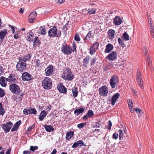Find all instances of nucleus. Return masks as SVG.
<instances>
[{"label":"nucleus","instance_id":"nucleus-56","mask_svg":"<svg viewBox=\"0 0 154 154\" xmlns=\"http://www.w3.org/2000/svg\"><path fill=\"white\" fill-rule=\"evenodd\" d=\"M96 59L95 57H94L93 58L92 60L91 61V66L94 65L96 61Z\"/></svg>","mask_w":154,"mask_h":154},{"label":"nucleus","instance_id":"nucleus-14","mask_svg":"<svg viewBox=\"0 0 154 154\" xmlns=\"http://www.w3.org/2000/svg\"><path fill=\"white\" fill-rule=\"evenodd\" d=\"M58 90L61 93H65L67 92L66 88L63 84L60 83L57 86Z\"/></svg>","mask_w":154,"mask_h":154},{"label":"nucleus","instance_id":"nucleus-23","mask_svg":"<svg viewBox=\"0 0 154 154\" xmlns=\"http://www.w3.org/2000/svg\"><path fill=\"white\" fill-rule=\"evenodd\" d=\"M90 57L89 56H86L83 60V67H87L88 64Z\"/></svg>","mask_w":154,"mask_h":154},{"label":"nucleus","instance_id":"nucleus-2","mask_svg":"<svg viewBox=\"0 0 154 154\" xmlns=\"http://www.w3.org/2000/svg\"><path fill=\"white\" fill-rule=\"evenodd\" d=\"M52 81L48 77H45L42 82V87L45 90L51 89L52 88Z\"/></svg>","mask_w":154,"mask_h":154},{"label":"nucleus","instance_id":"nucleus-64","mask_svg":"<svg viewBox=\"0 0 154 154\" xmlns=\"http://www.w3.org/2000/svg\"><path fill=\"white\" fill-rule=\"evenodd\" d=\"M17 128H17L16 127H14V126L11 129V131L12 132H14V131H16L17 130Z\"/></svg>","mask_w":154,"mask_h":154},{"label":"nucleus","instance_id":"nucleus-21","mask_svg":"<svg viewBox=\"0 0 154 154\" xmlns=\"http://www.w3.org/2000/svg\"><path fill=\"white\" fill-rule=\"evenodd\" d=\"M122 22L121 18L119 16L116 17L113 20V23L116 26L120 25Z\"/></svg>","mask_w":154,"mask_h":154},{"label":"nucleus","instance_id":"nucleus-6","mask_svg":"<svg viewBox=\"0 0 154 154\" xmlns=\"http://www.w3.org/2000/svg\"><path fill=\"white\" fill-rule=\"evenodd\" d=\"M119 82V77L116 75H113L110 78L109 84L112 88H114L117 86Z\"/></svg>","mask_w":154,"mask_h":154},{"label":"nucleus","instance_id":"nucleus-15","mask_svg":"<svg viewBox=\"0 0 154 154\" xmlns=\"http://www.w3.org/2000/svg\"><path fill=\"white\" fill-rule=\"evenodd\" d=\"M117 57L116 52L112 51L106 57V58L110 60H115Z\"/></svg>","mask_w":154,"mask_h":154},{"label":"nucleus","instance_id":"nucleus-41","mask_svg":"<svg viewBox=\"0 0 154 154\" xmlns=\"http://www.w3.org/2000/svg\"><path fill=\"white\" fill-rule=\"evenodd\" d=\"M43 62L39 59H38L36 61V66L37 67H39L42 65Z\"/></svg>","mask_w":154,"mask_h":154},{"label":"nucleus","instance_id":"nucleus-16","mask_svg":"<svg viewBox=\"0 0 154 154\" xmlns=\"http://www.w3.org/2000/svg\"><path fill=\"white\" fill-rule=\"evenodd\" d=\"M37 14L36 11H34L30 13L29 17V21L30 23H33L35 20Z\"/></svg>","mask_w":154,"mask_h":154},{"label":"nucleus","instance_id":"nucleus-48","mask_svg":"<svg viewBox=\"0 0 154 154\" xmlns=\"http://www.w3.org/2000/svg\"><path fill=\"white\" fill-rule=\"evenodd\" d=\"M21 122V120H19L15 123L14 126L18 128L20 125Z\"/></svg>","mask_w":154,"mask_h":154},{"label":"nucleus","instance_id":"nucleus-17","mask_svg":"<svg viewBox=\"0 0 154 154\" xmlns=\"http://www.w3.org/2000/svg\"><path fill=\"white\" fill-rule=\"evenodd\" d=\"M86 146L83 141L82 140H80L74 143L72 146V147L73 148H76L79 146Z\"/></svg>","mask_w":154,"mask_h":154},{"label":"nucleus","instance_id":"nucleus-47","mask_svg":"<svg viewBox=\"0 0 154 154\" xmlns=\"http://www.w3.org/2000/svg\"><path fill=\"white\" fill-rule=\"evenodd\" d=\"M20 32V31H18L16 32L15 34L14 35V37L15 39H17L19 38V34Z\"/></svg>","mask_w":154,"mask_h":154},{"label":"nucleus","instance_id":"nucleus-30","mask_svg":"<svg viewBox=\"0 0 154 154\" xmlns=\"http://www.w3.org/2000/svg\"><path fill=\"white\" fill-rule=\"evenodd\" d=\"M115 31L113 29H110L108 32V35L109 37V39H112L114 38Z\"/></svg>","mask_w":154,"mask_h":154},{"label":"nucleus","instance_id":"nucleus-8","mask_svg":"<svg viewBox=\"0 0 154 154\" xmlns=\"http://www.w3.org/2000/svg\"><path fill=\"white\" fill-rule=\"evenodd\" d=\"M54 67L52 65H49L45 70V74L46 76H50L54 73Z\"/></svg>","mask_w":154,"mask_h":154},{"label":"nucleus","instance_id":"nucleus-59","mask_svg":"<svg viewBox=\"0 0 154 154\" xmlns=\"http://www.w3.org/2000/svg\"><path fill=\"white\" fill-rule=\"evenodd\" d=\"M109 127H107V128L109 130H110L111 128V127L112 126V123L110 120H109L108 122Z\"/></svg>","mask_w":154,"mask_h":154},{"label":"nucleus","instance_id":"nucleus-19","mask_svg":"<svg viewBox=\"0 0 154 154\" xmlns=\"http://www.w3.org/2000/svg\"><path fill=\"white\" fill-rule=\"evenodd\" d=\"M17 77L13 74H10L8 77L6 79L7 82L11 83L15 82L16 81Z\"/></svg>","mask_w":154,"mask_h":154},{"label":"nucleus","instance_id":"nucleus-5","mask_svg":"<svg viewBox=\"0 0 154 154\" xmlns=\"http://www.w3.org/2000/svg\"><path fill=\"white\" fill-rule=\"evenodd\" d=\"M74 75L69 68H66L64 70L63 78L65 80H71L73 79Z\"/></svg>","mask_w":154,"mask_h":154},{"label":"nucleus","instance_id":"nucleus-29","mask_svg":"<svg viewBox=\"0 0 154 154\" xmlns=\"http://www.w3.org/2000/svg\"><path fill=\"white\" fill-rule=\"evenodd\" d=\"M43 126L46 131L48 132H50L54 131V129L51 125H45Z\"/></svg>","mask_w":154,"mask_h":154},{"label":"nucleus","instance_id":"nucleus-39","mask_svg":"<svg viewBox=\"0 0 154 154\" xmlns=\"http://www.w3.org/2000/svg\"><path fill=\"white\" fill-rule=\"evenodd\" d=\"M96 10V9L95 8H92L91 9H89L88 13L89 14H94L95 13Z\"/></svg>","mask_w":154,"mask_h":154},{"label":"nucleus","instance_id":"nucleus-31","mask_svg":"<svg viewBox=\"0 0 154 154\" xmlns=\"http://www.w3.org/2000/svg\"><path fill=\"white\" fill-rule=\"evenodd\" d=\"M74 135V132L72 131H70L66 133V140L69 141L70 139Z\"/></svg>","mask_w":154,"mask_h":154},{"label":"nucleus","instance_id":"nucleus-42","mask_svg":"<svg viewBox=\"0 0 154 154\" xmlns=\"http://www.w3.org/2000/svg\"><path fill=\"white\" fill-rule=\"evenodd\" d=\"M33 43L34 45H37L39 44V40L38 39V37H36L35 38Z\"/></svg>","mask_w":154,"mask_h":154},{"label":"nucleus","instance_id":"nucleus-12","mask_svg":"<svg viewBox=\"0 0 154 154\" xmlns=\"http://www.w3.org/2000/svg\"><path fill=\"white\" fill-rule=\"evenodd\" d=\"M136 76L137 83L140 85L141 88L143 89V81L141 79V74L139 70H137Z\"/></svg>","mask_w":154,"mask_h":154},{"label":"nucleus","instance_id":"nucleus-9","mask_svg":"<svg viewBox=\"0 0 154 154\" xmlns=\"http://www.w3.org/2000/svg\"><path fill=\"white\" fill-rule=\"evenodd\" d=\"M13 125L11 121L7 122L5 124H2L1 127L5 133H7L9 132Z\"/></svg>","mask_w":154,"mask_h":154},{"label":"nucleus","instance_id":"nucleus-10","mask_svg":"<svg viewBox=\"0 0 154 154\" xmlns=\"http://www.w3.org/2000/svg\"><path fill=\"white\" fill-rule=\"evenodd\" d=\"M36 113L37 111L35 109L30 107H27L25 108L23 111V114L25 115L30 114L36 115Z\"/></svg>","mask_w":154,"mask_h":154},{"label":"nucleus","instance_id":"nucleus-18","mask_svg":"<svg viewBox=\"0 0 154 154\" xmlns=\"http://www.w3.org/2000/svg\"><path fill=\"white\" fill-rule=\"evenodd\" d=\"M120 97V94L118 93L115 94L112 97L111 99V103L112 105L113 106L115 104L117 99Z\"/></svg>","mask_w":154,"mask_h":154},{"label":"nucleus","instance_id":"nucleus-44","mask_svg":"<svg viewBox=\"0 0 154 154\" xmlns=\"http://www.w3.org/2000/svg\"><path fill=\"white\" fill-rule=\"evenodd\" d=\"M35 127V124H34L32 125H31L28 128L27 131L29 133Z\"/></svg>","mask_w":154,"mask_h":154},{"label":"nucleus","instance_id":"nucleus-45","mask_svg":"<svg viewBox=\"0 0 154 154\" xmlns=\"http://www.w3.org/2000/svg\"><path fill=\"white\" fill-rule=\"evenodd\" d=\"M101 122L100 121L96 122L95 123V125L94 126V128H99L101 126Z\"/></svg>","mask_w":154,"mask_h":154},{"label":"nucleus","instance_id":"nucleus-62","mask_svg":"<svg viewBox=\"0 0 154 154\" xmlns=\"http://www.w3.org/2000/svg\"><path fill=\"white\" fill-rule=\"evenodd\" d=\"M68 24L66 23L65 26H64L63 28V29L64 30H66L68 29V27H67Z\"/></svg>","mask_w":154,"mask_h":154},{"label":"nucleus","instance_id":"nucleus-38","mask_svg":"<svg viewBox=\"0 0 154 154\" xmlns=\"http://www.w3.org/2000/svg\"><path fill=\"white\" fill-rule=\"evenodd\" d=\"M99 45V44L98 42H96L93 44V45L91 47L94 48H95V49L97 50L98 48Z\"/></svg>","mask_w":154,"mask_h":154},{"label":"nucleus","instance_id":"nucleus-60","mask_svg":"<svg viewBox=\"0 0 154 154\" xmlns=\"http://www.w3.org/2000/svg\"><path fill=\"white\" fill-rule=\"evenodd\" d=\"M76 46L75 44H72V52L73 51H76Z\"/></svg>","mask_w":154,"mask_h":154},{"label":"nucleus","instance_id":"nucleus-49","mask_svg":"<svg viewBox=\"0 0 154 154\" xmlns=\"http://www.w3.org/2000/svg\"><path fill=\"white\" fill-rule=\"evenodd\" d=\"M85 125V124L84 123H81L77 125V127L80 129H81L84 127Z\"/></svg>","mask_w":154,"mask_h":154},{"label":"nucleus","instance_id":"nucleus-51","mask_svg":"<svg viewBox=\"0 0 154 154\" xmlns=\"http://www.w3.org/2000/svg\"><path fill=\"white\" fill-rule=\"evenodd\" d=\"M91 36V32L89 31L87 33V35L84 38V40H85L88 38H90Z\"/></svg>","mask_w":154,"mask_h":154},{"label":"nucleus","instance_id":"nucleus-26","mask_svg":"<svg viewBox=\"0 0 154 154\" xmlns=\"http://www.w3.org/2000/svg\"><path fill=\"white\" fill-rule=\"evenodd\" d=\"M6 78L4 76L0 77V84L2 87H5L7 85V82H5Z\"/></svg>","mask_w":154,"mask_h":154},{"label":"nucleus","instance_id":"nucleus-40","mask_svg":"<svg viewBox=\"0 0 154 154\" xmlns=\"http://www.w3.org/2000/svg\"><path fill=\"white\" fill-rule=\"evenodd\" d=\"M5 94V92L4 90L0 88V97L2 98L4 97Z\"/></svg>","mask_w":154,"mask_h":154},{"label":"nucleus","instance_id":"nucleus-22","mask_svg":"<svg viewBox=\"0 0 154 154\" xmlns=\"http://www.w3.org/2000/svg\"><path fill=\"white\" fill-rule=\"evenodd\" d=\"M94 113L92 110H89L88 113L83 117V119L86 120L89 118H91L93 116Z\"/></svg>","mask_w":154,"mask_h":154},{"label":"nucleus","instance_id":"nucleus-34","mask_svg":"<svg viewBox=\"0 0 154 154\" xmlns=\"http://www.w3.org/2000/svg\"><path fill=\"white\" fill-rule=\"evenodd\" d=\"M72 92L73 96L75 97H76L78 95V91L77 88L75 87L73 88H72Z\"/></svg>","mask_w":154,"mask_h":154},{"label":"nucleus","instance_id":"nucleus-4","mask_svg":"<svg viewBox=\"0 0 154 154\" xmlns=\"http://www.w3.org/2000/svg\"><path fill=\"white\" fill-rule=\"evenodd\" d=\"M61 49L62 53L65 55L70 54L72 52V48L71 46L67 44H63Z\"/></svg>","mask_w":154,"mask_h":154},{"label":"nucleus","instance_id":"nucleus-20","mask_svg":"<svg viewBox=\"0 0 154 154\" xmlns=\"http://www.w3.org/2000/svg\"><path fill=\"white\" fill-rule=\"evenodd\" d=\"M113 45L110 44L108 43L106 46L104 52L106 53H110L113 49Z\"/></svg>","mask_w":154,"mask_h":154},{"label":"nucleus","instance_id":"nucleus-57","mask_svg":"<svg viewBox=\"0 0 154 154\" xmlns=\"http://www.w3.org/2000/svg\"><path fill=\"white\" fill-rule=\"evenodd\" d=\"M118 134L114 133L112 135V138L113 139L116 140L118 139Z\"/></svg>","mask_w":154,"mask_h":154},{"label":"nucleus","instance_id":"nucleus-52","mask_svg":"<svg viewBox=\"0 0 154 154\" xmlns=\"http://www.w3.org/2000/svg\"><path fill=\"white\" fill-rule=\"evenodd\" d=\"M74 39L76 41H79L80 40V38L79 35L76 34L75 36Z\"/></svg>","mask_w":154,"mask_h":154},{"label":"nucleus","instance_id":"nucleus-11","mask_svg":"<svg viewBox=\"0 0 154 154\" xmlns=\"http://www.w3.org/2000/svg\"><path fill=\"white\" fill-rule=\"evenodd\" d=\"M99 94L102 96H106L108 93L107 87L105 85L103 86L99 90Z\"/></svg>","mask_w":154,"mask_h":154},{"label":"nucleus","instance_id":"nucleus-43","mask_svg":"<svg viewBox=\"0 0 154 154\" xmlns=\"http://www.w3.org/2000/svg\"><path fill=\"white\" fill-rule=\"evenodd\" d=\"M38 149V147L37 146H30L29 149L30 150L34 152V151L37 150Z\"/></svg>","mask_w":154,"mask_h":154},{"label":"nucleus","instance_id":"nucleus-63","mask_svg":"<svg viewBox=\"0 0 154 154\" xmlns=\"http://www.w3.org/2000/svg\"><path fill=\"white\" fill-rule=\"evenodd\" d=\"M31 153V151L29 150L26 151H23V154H30Z\"/></svg>","mask_w":154,"mask_h":154},{"label":"nucleus","instance_id":"nucleus-58","mask_svg":"<svg viewBox=\"0 0 154 154\" xmlns=\"http://www.w3.org/2000/svg\"><path fill=\"white\" fill-rule=\"evenodd\" d=\"M4 72V69L3 67L0 66V76L2 75Z\"/></svg>","mask_w":154,"mask_h":154},{"label":"nucleus","instance_id":"nucleus-7","mask_svg":"<svg viewBox=\"0 0 154 154\" xmlns=\"http://www.w3.org/2000/svg\"><path fill=\"white\" fill-rule=\"evenodd\" d=\"M9 89L10 91L12 93L14 94H18L21 91L20 87L15 83L10 85Z\"/></svg>","mask_w":154,"mask_h":154},{"label":"nucleus","instance_id":"nucleus-35","mask_svg":"<svg viewBox=\"0 0 154 154\" xmlns=\"http://www.w3.org/2000/svg\"><path fill=\"white\" fill-rule=\"evenodd\" d=\"M5 113V110L2 106V103H0V115L3 116Z\"/></svg>","mask_w":154,"mask_h":154},{"label":"nucleus","instance_id":"nucleus-36","mask_svg":"<svg viewBox=\"0 0 154 154\" xmlns=\"http://www.w3.org/2000/svg\"><path fill=\"white\" fill-rule=\"evenodd\" d=\"M118 43L119 44V46L124 48L125 46L124 43L122 41V40L120 38H118Z\"/></svg>","mask_w":154,"mask_h":154},{"label":"nucleus","instance_id":"nucleus-27","mask_svg":"<svg viewBox=\"0 0 154 154\" xmlns=\"http://www.w3.org/2000/svg\"><path fill=\"white\" fill-rule=\"evenodd\" d=\"M47 115V113L45 110L42 111L40 114L39 119L40 121H42Z\"/></svg>","mask_w":154,"mask_h":154},{"label":"nucleus","instance_id":"nucleus-33","mask_svg":"<svg viewBox=\"0 0 154 154\" xmlns=\"http://www.w3.org/2000/svg\"><path fill=\"white\" fill-rule=\"evenodd\" d=\"M122 38L124 40L126 41H128L129 40V36L126 32H125L122 34Z\"/></svg>","mask_w":154,"mask_h":154},{"label":"nucleus","instance_id":"nucleus-24","mask_svg":"<svg viewBox=\"0 0 154 154\" xmlns=\"http://www.w3.org/2000/svg\"><path fill=\"white\" fill-rule=\"evenodd\" d=\"M32 54L31 53H29L26 56H23L19 58V59H22L23 60V62H26V61L30 60Z\"/></svg>","mask_w":154,"mask_h":154},{"label":"nucleus","instance_id":"nucleus-25","mask_svg":"<svg viewBox=\"0 0 154 154\" xmlns=\"http://www.w3.org/2000/svg\"><path fill=\"white\" fill-rule=\"evenodd\" d=\"M7 33V30L6 29H4L0 31V39L2 40L4 39Z\"/></svg>","mask_w":154,"mask_h":154},{"label":"nucleus","instance_id":"nucleus-3","mask_svg":"<svg viewBox=\"0 0 154 154\" xmlns=\"http://www.w3.org/2000/svg\"><path fill=\"white\" fill-rule=\"evenodd\" d=\"M16 68L17 71L23 72L26 69V62H23L22 59H19L16 66Z\"/></svg>","mask_w":154,"mask_h":154},{"label":"nucleus","instance_id":"nucleus-32","mask_svg":"<svg viewBox=\"0 0 154 154\" xmlns=\"http://www.w3.org/2000/svg\"><path fill=\"white\" fill-rule=\"evenodd\" d=\"M150 57L149 55H147L146 56V63L149 66L150 68H152V61L150 60Z\"/></svg>","mask_w":154,"mask_h":154},{"label":"nucleus","instance_id":"nucleus-37","mask_svg":"<svg viewBox=\"0 0 154 154\" xmlns=\"http://www.w3.org/2000/svg\"><path fill=\"white\" fill-rule=\"evenodd\" d=\"M40 34L42 35H45L46 34V32L45 31V29L44 26H41L40 28Z\"/></svg>","mask_w":154,"mask_h":154},{"label":"nucleus","instance_id":"nucleus-46","mask_svg":"<svg viewBox=\"0 0 154 154\" xmlns=\"http://www.w3.org/2000/svg\"><path fill=\"white\" fill-rule=\"evenodd\" d=\"M96 50L95 49V48H94L91 47L90 49V54L91 55H93L96 51Z\"/></svg>","mask_w":154,"mask_h":154},{"label":"nucleus","instance_id":"nucleus-54","mask_svg":"<svg viewBox=\"0 0 154 154\" xmlns=\"http://www.w3.org/2000/svg\"><path fill=\"white\" fill-rule=\"evenodd\" d=\"M143 50L144 54H146L148 52L147 47L145 46H143Z\"/></svg>","mask_w":154,"mask_h":154},{"label":"nucleus","instance_id":"nucleus-53","mask_svg":"<svg viewBox=\"0 0 154 154\" xmlns=\"http://www.w3.org/2000/svg\"><path fill=\"white\" fill-rule=\"evenodd\" d=\"M128 104L129 106V107H132L133 106V103L132 100H128Z\"/></svg>","mask_w":154,"mask_h":154},{"label":"nucleus","instance_id":"nucleus-61","mask_svg":"<svg viewBox=\"0 0 154 154\" xmlns=\"http://www.w3.org/2000/svg\"><path fill=\"white\" fill-rule=\"evenodd\" d=\"M27 40L30 41H32L33 40L32 35H29L28 37Z\"/></svg>","mask_w":154,"mask_h":154},{"label":"nucleus","instance_id":"nucleus-50","mask_svg":"<svg viewBox=\"0 0 154 154\" xmlns=\"http://www.w3.org/2000/svg\"><path fill=\"white\" fill-rule=\"evenodd\" d=\"M135 111L138 114V116H140V113L142 112V110L139 108H134Z\"/></svg>","mask_w":154,"mask_h":154},{"label":"nucleus","instance_id":"nucleus-13","mask_svg":"<svg viewBox=\"0 0 154 154\" xmlns=\"http://www.w3.org/2000/svg\"><path fill=\"white\" fill-rule=\"evenodd\" d=\"M32 76L28 72H23L22 75V78L24 81H28L32 79Z\"/></svg>","mask_w":154,"mask_h":154},{"label":"nucleus","instance_id":"nucleus-1","mask_svg":"<svg viewBox=\"0 0 154 154\" xmlns=\"http://www.w3.org/2000/svg\"><path fill=\"white\" fill-rule=\"evenodd\" d=\"M48 34V36L50 37H59L61 35V31L59 30L58 31L57 27L54 26L52 28L49 30Z\"/></svg>","mask_w":154,"mask_h":154},{"label":"nucleus","instance_id":"nucleus-55","mask_svg":"<svg viewBox=\"0 0 154 154\" xmlns=\"http://www.w3.org/2000/svg\"><path fill=\"white\" fill-rule=\"evenodd\" d=\"M118 132H119V137L120 138H123V134L122 131L121 130H119Z\"/></svg>","mask_w":154,"mask_h":154},{"label":"nucleus","instance_id":"nucleus-28","mask_svg":"<svg viewBox=\"0 0 154 154\" xmlns=\"http://www.w3.org/2000/svg\"><path fill=\"white\" fill-rule=\"evenodd\" d=\"M85 109L82 108H80L79 109H76L74 111V114L75 115L78 116L81 113L83 112L84 111Z\"/></svg>","mask_w":154,"mask_h":154}]
</instances>
